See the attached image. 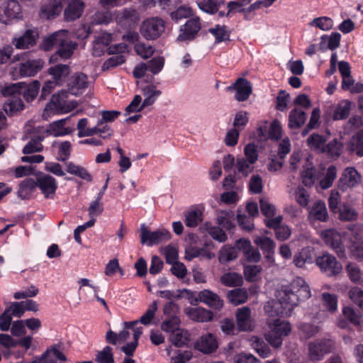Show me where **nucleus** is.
<instances>
[{"label":"nucleus","mask_w":363,"mask_h":363,"mask_svg":"<svg viewBox=\"0 0 363 363\" xmlns=\"http://www.w3.org/2000/svg\"><path fill=\"white\" fill-rule=\"evenodd\" d=\"M361 176L354 167H347L338 182V188L345 191L359 183Z\"/></svg>","instance_id":"2eb2a0df"},{"label":"nucleus","mask_w":363,"mask_h":363,"mask_svg":"<svg viewBox=\"0 0 363 363\" xmlns=\"http://www.w3.org/2000/svg\"><path fill=\"white\" fill-rule=\"evenodd\" d=\"M194 16V12L191 7L187 5L179 6L175 11L170 13V17L172 21L178 22L183 18H187Z\"/></svg>","instance_id":"79ce46f5"},{"label":"nucleus","mask_w":363,"mask_h":363,"mask_svg":"<svg viewBox=\"0 0 363 363\" xmlns=\"http://www.w3.org/2000/svg\"><path fill=\"white\" fill-rule=\"evenodd\" d=\"M162 91L157 89L155 85H147L143 89V95L144 100L141 104V108H145L152 105L157 98L161 95Z\"/></svg>","instance_id":"c85d7f7f"},{"label":"nucleus","mask_w":363,"mask_h":363,"mask_svg":"<svg viewBox=\"0 0 363 363\" xmlns=\"http://www.w3.org/2000/svg\"><path fill=\"white\" fill-rule=\"evenodd\" d=\"M196 347L203 353L210 354L218 348V342L213 335L207 333L201 337L196 342Z\"/></svg>","instance_id":"b1692460"},{"label":"nucleus","mask_w":363,"mask_h":363,"mask_svg":"<svg viewBox=\"0 0 363 363\" xmlns=\"http://www.w3.org/2000/svg\"><path fill=\"white\" fill-rule=\"evenodd\" d=\"M38 36L37 31L28 29L23 35L13 37L11 43L16 49L26 50L36 44Z\"/></svg>","instance_id":"dca6fc26"},{"label":"nucleus","mask_w":363,"mask_h":363,"mask_svg":"<svg viewBox=\"0 0 363 363\" xmlns=\"http://www.w3.org/2000/svg\"><path fill=\"white\" fill-rule=\"evenodd\" d=\"M308 216L322 222L326 221L328 215L325 203L322 201H315L309 210Z\"/></svg>","instance_id":"2f4dec72"},{"label":"nucleus","mask_w":363,"mask_h":363,"mask_svg":"<svg viewBox=\"0 0 363 363\" xmlns=\"http://www.w3.org/2000/svg\"><path fill=\"white\" fill-rule=\"evenodd\" d=\"M301 177L302 183L306 186H311L317 179L316 170L308 159L305 162Z\"/></svg>","instance_id":"cd10ccee"},{"label":"nucleus","mask_w":363,"mask_h":363,"mask_svg":"<svg viewBox=\"0 0 363 363\" xmlns=\"http://www.w3.org/2000/svg\"><path fill=\"white\" fill-rule=\"evenodd\" d=\"M54 45L58 47L56 55L62 59H67L73 54L77 43L68 39L67 30H60L53 33L43 41V48L45 50H49Z\"/></svg>","instance_id":"f03ea898"},{"label":"nucleus","mask_w":363,"mask_h":363,"mask_svg":"<svg viewBox=\"0 0 363 363\" xmlns=\"http://www.w3.org/2000/svg\"><path fill=\"white\" fill-rule=\"evenodd\" d=\"M269 330L265 334V339L274 348L282 345L284 338L291 332V325L289 321L277 318L268 322Z\"/></svg>","instance_id":"7ed1b4c3"},{"label":"nucleus","mask_w":363,"mask_h":363,"mask_svg":"<svg viewBox=\"0 0 363 363\" xmlns=\"http://www.w3.org/2000/svg\"><path fill=\"white\" fill-rule=\"evenodd\" d=\"M228 91H235V99L238 101H245L252 93L251 83L246 79L238 78L235 83L227 87Z\"/></svg>","instance_id":"4468645a"},{"label":"nucleus","mask_w":363,"mask_h":363,"mask_svg":"<svg viewBox=\"0 0 363 363\" xmlns=\"http://www.w3.org/2000/svg\"><path fill=\"white\" fill-rule=\"evenodd\" d=\"M334 342L329 338L316 339L308 343V357L313 362L320 361L323 357L332 352Z\"/></svg>","instance_id":"423d86ee"},{"label":"nucleus","mask_w":363,"mask_h":363,"mask_svg":"<svg viewBox=\"0 0 363 363\" xmlns=\"http://www.w3.org/2000/svg\"><path fill=\"white\" fill-rule=\"evenodd\" d=\"M84 9V3L82 0H70L64 11L65 21H72L79 18Z\"/></svg>","instance_id":"aec40b11"},{"label":"nucleus","mask_w":363,"mask_h":363,"mask_svg":"<svg viewBox=\"0 0 363 363\" xmlns=\"http://www.w3.org/2000/svg\"><path fill=\"white\" fill-rule=\"evenodd\" d=\"M311 296V289L306 281L302 277H296L290 286H284L277 291L278 303L275 306L277 314L281 316H290L294 307Z\"/></svg>","instance_id":"f257e3e1"},{"label":"nucleus","mask_w":363,"mask_h":363,"mask_svg":"<svg viewBox=\"0 0 363 363\" xmlns=\"http://www.w3.org/2000/svg\"><path fill=\"white\" fill-rule=\"evenodd\" d=\"M66 172L70 174H73L84 179L86 182H91L92 176L84 167L76 164L72 162H67L65 163Z\"/></svg>","instance_id":"f704fd0d"},{"label":"nucleus","mask_w":363,"mask_h":363,"mask_svg":"<svg viewBox=\"0 0 363 363\" xmlns=\"http://www.w3.org/2000/svg\"><path fill=\"white\" fill-rule=\"evenodd\" d=\"M148 70L153 74H157L162 71L164 65L163 57H153L147 63Z\"/></svg>","instance_id":"e2e57ef3"},{"label":"nucleus","mask_w":363,"mask_h":363,"mask_svg":"<svg viewBox=\"0 0 363 363\" xmlns=\"http://www.w3.org/2000/svg\"><path fill=\"white\" fill-rule=\"evenodd\" d=\"M255 163H250L248 160L245 157L238 158L235 167L238 172L242 173L245 176H247L253 170L252 164Z\"/></svg>","instance_id":"69168bd1"},{"label":"nucleus","mask_w":363,"mask_h":363,"mask_svg":"<svg viewBox=\"0 0 363 363\" xmlns=\"http://www.w3.org/2000/svg\"><path fill=\"white\" fill-rule=\"evenodd\" d=\"M300 332L305 337H311L320 332V327L312 323H301L298 325Z\"/></svg>","instance_id":"6e6d98bb"},{"label":"nucleus","mask_w":363,"mask_h":363,"mask_svg":"<svg viewBox=\"0 0 363 363\" xmlns=\"http://www.w3.org/2000/svg\"><path fill=\"white\" fill-rule=\"evenodd\" d=\"M67 84L71 94L79 95L84 91L88 86L87 77L83 73H76L69 79Z\"/></svg>","instance_id":"f3484780"},{"label":"nucleus","mask_w":363,"mask_h":363,"mask_svg":"<svg viewBox=\"0 0 363 363\" xmlns=\"http://www.w3.org/2000/svg\"><path fill=\"white\" fill-rule=\"evenodd\" d=\"M251 347L262 358H267L271 354V350L262 338L252 336L249 340Z\"/></svg>","instance_id":"7c9ffc66"},{"label":"nucleus","mask_w":363,"mask_h":363,"mask_svg":"<svg viewBox=\"0 0 363 363\" xmlns=\"http://www.w3.org/2000/svg\"><path fill=\"white\" fill-rule=\"evenodd\" d=\"M63 5L60 0H52L41 6L40 16L43 18H54L62 12Z\"/></svg>","instance_id":"4be33fe9"},{"label":"nucleus","mask_w":363,"mask_h":363,"mask_svg":"<svg viewBox=\"0 0 363 363\" xmlns=\"http://www.w3.org/2000/svg\"><path fill=\"white\" fill-rule=\"evenodd\" d=\"M140 230L141 244L150 247L166 242L172 238L171 233L164 228L151 231L145 224H142Z\"/></svg>","instance_id":"39448f33"},{"label":"nucleus","mask_w":363,"mask_h":363,"mask_svg":"<svg viewBox=\"0 0 363 363\" xmlns=\"http://www.w3.org/2000/svg\"><path fill=\"white\" fill-rule=\"evenodd\" d=\"M185 314L194 322H208L213 318V313L202 307H188L184 310Z\"/></svg>","instance_id":"a211bd4d"},{"label":"nucleus","mask_w":363,"mask_h":363,"mask_svg":"<svg viewBox=\"0 0 363 363\" xmlns=\"http://www.w3.org/2000/svg\"><path fill=\"white\" fill-rule=\"evenodd\" d=\"M96 362L98 363H114L112 348L110 346H106L99 352L96 357Z\"/></svg>","instance_id":"13d9d810"},{"label":"nucleus","mask_w":363,"mask_h":363,"mask_svg":"<svg viewBox=\"0 0 363 363\" xmlns=\"http://www.w3.org/2000/svg\"><path fill=\"white\" fill-rule=\"evenodd\" d=\"M23 17L21 6L16 0H9L5 5L0 6V22L8 25L14 19Z\"/></svg>","instance_id":"6e6552de"},{"label":"nucleus","mask_w":363,"mask_h":363,"mask_svg":"<svg viewBox=\"0 0 363 363\" xmlns=\"http://www.w3.org/2000/svg\"><path fill=\"white\" fill-rule=\"evenodd\" d=\"M113 19L112 13L108 11H101L96 12L92 18V21L94 24H108Z\"/></svg>","instance_id":"0e129e2a"},{"label":"nucleus","mask_w":363,"mask_h":363,"mask_svg":"<svg viewBox=\"0 0 363 363\" xmlns=\"http://www.w3.org/2000/svg\"><path fill=\"white\" fill-rule=\"evenodd\" d=\"M204 228L206 233L217 241L223 242H225L228 238L227 235L221 228L214 226L209 223H206L204 225Z\"/></svg>","instance_id":"09e8293b"},{"label":"nucleus","mask_w":363,"mask_h":363,"mask_svg":"<svg viewBox=\"0 0 363 363\" xmlns=\"http://www.w3.org/2000/svg\"><path fill=\"white\" fill-rule=\"evenodd\" d=\"M218 224L223 228L231 230L235 227L234 213L232 211H222L217 217Z\"/></svg>","instance_id":"a19ab883"},{"label":"nucleus","mask_w":363,"mask_h":363,"mask_svg":"<svg viewBox=\"0 0 363 363\" xmlns=\"http://www.w3.org/2000/svg\"><path fill=\"white\" fill-rule=\"evenodd\" d=\"M254 242L264 252V253L267 254L266 257L268 259L272 258V254L274 253L275 243L271 238L263 236H257L254 240Z\"/></svg>","instance_id":"e433bc0d"},{"label":"nucleus","mask_w":363,"mask_h":363,"mask_svg":"<svg viewBox=\"0 0 363 363\" xmlns=\"http://www.w3.org/2000/svg\"><path fill=\"white\" fill-rule=\"evenodd\" d=\"M327 141L325 136L318 134L313 133L307 139V145L311 150L320 152H325V146Z\"/></svg>","instance_id":"473e14b6"},{"label":"nucleus","mask_w":363,"mask_h":363,"mask_svg":"<svg viewBox=\"0 0 363 363\" xmlns=\"http://www.w3.org/2000/svg\"><path fill=\"white\" fill-rule=\"evenodd\" d=\"M44 65L41 59L28 60L19 65V73L21 77H33L43 68Z\"/></svg>","instance_id":"6ab92c4d"},{"label":"nucleus","mask_w":363,"mask_h":363,"mask_svg":"<svg viewBox=\"0 0 363 363\" xmlns=\"http://www.w3.org/2000/svg\"><path fill=\"white\" fill-rule=\"evenodd\" d=\"M170 340L177 347H182L189 342L188 333L186 330L178 329L171 334Z\"/></svg>","instance_id":"3c124183"},{"label":"nucleus","mask_w":363,"mask_h":363,"mask_svg":"<svg viewBox=\"0 0 363 363\" xmlns=\"http://www.w3.org/2000/svg\"><path fill=\"white\" fill-rule=\"evenodd\" d=\"M68 111L65 107V101L60 99L59 96L53 95L51 101L47 104L45 108L43 116L48 114L49 112L52 113H63Z\"/></svg>","instance_id":"c9c22d12"},{"label":"nucleus","mask_w":363,"mask_h":363,"mask_svg":"<svg viewBox=\"0 0 363 363\" xmlns=\"http://www.w3.org/2000/svg\"><path fill=\"white\" fill-rule=\"evenodd\" d=\"M35 186L39 188L45 198H52L57 189V182L50 174H42L36 178Z\"/></svg>","instance_id":"ddd939ff"},{"label":"nucleus","mask_w":363,"mask_h":363,"mask_svg":"<svg viewBox=\"0 0 363 363\" xmlns=\"http://www.w3.org/2000/svg\"><path fill=\"white\" fill-rule=\"evenodd\" d=\"M165 21L160 17H150L142 22L140 28L141 35L147 40L158 39L164 32Z\"/></svg>","instance_id":"20e7f679"},{"label":"nucleus","mask_w":363,"mask_h":363,"mask_svg":"<svg viewBox=\"0 0 363 363\" xmlns=\"http://www.w3.org/2000/svg\"><path fill=\"white\" fill-rule=\"evenodd\" d=\"M352 150L359 156H363V129L358 131L351 140Z\"/></svg>","instance_id":"052dcab7"},{"label":"nucleus","mask_w":363,"mask_h":363,"mask_svg":"<svg viewBox=\"0 0 363 363\" xmlns=\"http://www.w3.org/2000/svg\"><path fill=\"white\" fill-rule=\"evenodd\" d=\"M228 297L232 303L239 305L247 300L248 294L246 289L238 288L230 291Z\"/></svg>","instance_id":"37998d69"},{"label":"nucleus","mask_w":363,"mask_h":363,"mask_svg":"<svg viewBox=\"0 0 363 363\" xmlns=\"http://www.w3.org/2000/svg\"><path fill=\"white\" fill-rule=\"evenodd\" d=\"M116 23L124 30L134 28L140 21V15L136 9L125 8L120 11L116 17Z\"/></svg>","instance_id":"9b49d317"},{"label":"nucleus","mask_w":363,"mask_h":363,"mask_svg":"<svg viewBox=\"0 0 363 363\" xmlns=\"http://www.w3.org/2000/svg\"><path fill=\"white\" fill-rule=\"evenodd\" d=\"M202 216L200 210H190L185 214L184 223L189 228L196 227L202 221Z\"/></svg>","instance_id":"a18cd8bd"},{"label":"nucleus","mask_w":363,"mask_h":363,"mask_svg":"<svg viewBox=\"0 0 363 363\" xmlns=\"http://www.w3.org/2000/svg\"><path fill=\"white\" fill-rule=\"evenodd\" d=\"M306 112L298 108L292 109L289 114L288 126L290 129H298L306 122Z\"/></svg>","instance_id":"bb28decb"},{"label":"nucleus","mask_w":363,"mask_h":363,"mask_svg":"<svg viewBox=\"0 0 363 363\" xmlns=\"http://www.w3.org/2000/svg\"><path fill=\"white\" fill-rule=\"evenodd\" d=\"M67 120V118L60 119L50 123L46 128L44 127L45 137L46 138L48 135L60 137L69 134L71 130L65 126Z\"/></svg>","instance_id":"412c9836"},{"label":"nucleus","mask_w":363,"mask_h":363,"mask_svg":"<svg viewBox=\"0 0 363 363\" xmlns=\"http://www.w3.org/2000/svg\"><path fill=\"white\" fill-rule=\"evenodd\" d=\"M180 325V319L177 315L167 317L162 323L161 328L167 333H173L179 329Z\"/></svg>","instance_id":"864d4df0"},{"label":"nucleus","mask_w":363,"mask_h":363,"mask_svg":"<svg viewBox=\"0 0 363 363\" xmlns=\"http://www.w3.org/2000/svg\"><path fill=\"white\" fill-rule=\"evenodd\" d=\"M342 148V145L340 142L337 141V139H334L329 142L328 144L325 143V152L332 157H337L340 155Z\"/></svg>","instance_id":"5fc2aeb1"},{"label":"nucleus","mask_w":363,"mask_h":363,"mask_svg":"<svg viewBox=\"0 0 363 363\" xmlns=\"http://www.w3.org/2000/svg\"><path fill=\"white\" fill-rule=\"evenodd\" d=\"M224 0H199L196 1V5L203 12L210 15L218 12L220 6L224 4Z\"/></svg>","instance_id":"c756f323"},{"label":"nucleus","mask_w":363,"mask_h":363,"mask_svg":"<svg viewBox=\"0 0 363 363\" xmlns=\"http://www.w3.org/2000/svg\"><path fill=\"white\" fill-rule=\"evenodd\" d=\"M237 325L240 330L251 329V311L248 307L238 308L236 312Z\"/></svg>","instance_id":"393cba45"},{"label":"nucleus","mask_w":363,"mask_h":363,"mask_svg":"<svg viewBox=\"0 0 363 363\" xmlns=\"http://www.w3.org/2000/svg\"><path fill=\"white\" fill-rule=\"evenodd\" d=\"M245 158L248 160L250 163H255L258 159L257 145L255 143H249L244 148Z\"/></svg>","instance_id":"338daca9"},{"label":"nucleus","mask_w":363,"mask_h":363,"mask_svg":"<svg viewBox=\"0 0 363 363\" xmlns=\"http://www.w3.org/2000/svg\"><path fill=\"white\" fill-rule=\"evenodd\" d=\"M208 31L215 37L216 43L229 40L230 33L225 26L216 25L214 28H209Z\"/></svg>","instance_id":"de8ad7c7"},{"label":"nucleus","mask_w":363,"mask_h":363,"mask_svg":"<svg viewBox=\"0 0 363 363\" xmlns=\"http://www.w3.org/2000/svg\"><path fill=\"white\" fill-rule=\"evenodd\" d=\"M315 263L321 272L325 273L328 277L336 276L342 269L341 263L334 256L328 253L318 256L315 259Z\"/></svg>","instance_id":"0eeeda50"},{"label":"nucleus","mask_w":363,"mask_h":363,"mask_svg":"<svg viewBox=\"0 0 363 363\" xmlns=\"http://www.w3.org/2000/svg\"><path fill=\"white\" fill-rule=\"evenodd\" d=\"M313 262V258L311 252L308 248H303L294 255L293 259V263L298 268H303L306 264H311Z\"/></svg>","instance_id":"4c0bfd02"},{"label":"nucleus","mask_w":363,"mask_h":363,"mask_svg":"<svg viewBox=\"0 0 363 363\" xmlns=\"http://www.w3.org/2000/svg\"><path fill=\"white\" fill-rule=\"evenodd\" d=\"M351 110V102L348 100L340 101L336 106L333 118L335 121L344 120L348 117Z\"/></svg>","instance_id":"ea45409f"},{"label":"nucleus","mask_w":363,"mask_h":363,"mask_svg":"<svg viewBox=\"0 0 363 363\" xmlns=\"http://www.w3.org/2000/svg\"><path fill=\"white\" fill-rule=\"evenodd\" d=\"M323 306L330 313H334L337 308V296L335 294L324 292L321 295Z\"/></svg>","instance_id":"8fccbe9b"},{"label":"nucleus","mask_w":363,"mask_h":363,"mask_svg":"<svg viewBox=\"0 0 363 363\" xmlns=\"http://www.w3.org/2000/svg\"><path fill=\"white\" fill-rule=\"evenodd\" d=\"M201 24L199 17L196 16L188 20L180 28V33L177 37L178 41L192 40L201 30Z\"/></svg>","instance_id":"f8f14e48"},{"label":"nucleus","mask_w":363,"mask_h":363,"mask_svg":"<svg viewBox=\"0 0 363 363\" xmlns=\"http://www.w3.org/2000/svg\"><path fill=\"white\" fill-rule=\"evenodd\" d=\"M220 281L226 286L233 287L242 284V277L236 272H227L220 277Z\"/></svg>","instance_id":"49530a36"},{"label":"nucleus","mask_w":363,"mask_h":363,"mask_svg":"<svg viewBox=\"0 0 363 363\" xmlns=\"http://www.w3.org/2000/svg\"><path fill=\"white\" fill-rule=\"evenodd\" d=\"M198 298L201 302L216 310L222 308L223 306V302L220 297L216 294L208 289L201 291L198 294Z\"/></svg>","instance_id":"5701e85b"},{"label":"nucleus","mask_w":363,"mask_h":363,"mask_svg":"<svg viewBox=\"0 0 363 363\" xmlns=\"http://www.w3.org/2000/svg\"><path fill=\"white\" fill-rule=\"evenodd\" d=\"M45 138L43 126H37L33 128L30 133V139L23 147L22 152L24 155H30L41 152L43 150L42 142Z\"/></svg>","instance_id":"9d476101"},{"label":"nucleus","mask_w":363,"mask_h":363,"mask_svg":"<svg viewBox=\"0 0 363 363\" xmlns=\"http://www.w3.org/2000/svg\"><path fill=\"white\" fill-rule=\"evenodd\" d=\"M310 26H315L319 29L327 31L330 30L333 26V20L327 16L318 17L312 20L309 23Z\"/></svg>","instance_id":"603ef678"},{"label":"nucleus","mask_w":363,"mask_h":363,"mask_svg":"<svg viewBox=\"0 0 363 363\" xmlns=\"http://www.w3.org/2000/svg\"><path fill=\"white\" fill-rule=\"evenodd\" d=\"M348 294L350 298L363 311V291L358 287H353Z\"/></svg>","instance_id":"774afa93"},{"label":"nucleus","mask_w":363,"mask_h":363,"mask_svg":"<svg viewBox=\"0 0 363 363\" xmlns=\"http://www.w3.org/2000/svg\"><path fill=\"white\" fill-rule=\"evenodd\" d=\"M135 50L138 55L144 59L150 57L155 52L154 47L144 43H137L135 45Z\"/></svg>","instance_id":"680f3d73"},{"label":"nucleus","mask_w":363,"mask_h":363,"mask_svg":"<svg viewBox=\"0 0 363 363\" xmlns=\"http://www.w3.org/2000/svg\"><path fill=\"white\" fill-rule=\"evenodd\" d=\"M88 119L86 118H82L79 121L77 128L78 130V137H88L96 135V129H93V128H89L88 126Z\"/></svg>","instance_id":"4d7b16f0"},{"label":"nucleus","mask_w":363,"mask_h":363,"mask_svg":"<svg viewBox=\"0 0 363 363\" xmlns=\"http://www.w3.org/2000/svg\"><path fill=\"white\" fill-rule=\"evenodd\" d=\"M237 256V250L230 246H224L219 252V259L222 262L233 260Z\"/></svg>","instance_id":"bf43d9fd"},{"label":"nucleus","mask_w":363,"mask_h":363,"mask_svg":"<svg viewBox=\"0 0 363 363\" xmlns=\"http://www.w3.org/2000/svg\"><path fill=\"white\" fill-rule=\"evenodd\" d=\"M40 88V84L38 80H34L29 84L23 82L21 86V94L28 102L33 101L37 96Z\"/></svg>","instance_id":"72a5a7b5"},{"label":"nucleus","mask_w":363,"mask_h":363,"mask_svg":"<svg viewBox=\"0 0 363 363\" xmlns=\"http://www.w3.org/2000/svg\"><path fill=\"white\" fill-rule=\"evenodd\" d=\"M48 72L53 77V79L60 83V81L67 77L69 73V67L67 65L57 64L49 68Z\"/></svg>","instance_id":"c03bdc74"},{"label":"nucleus","mask_w":363,"mask_h":363,"mask_svg":"<svg viewBox=\"0 0 363 363\" xmlns=\"http://www.w3.org/2000/svg\"><path fill=\"white\" fill-rule=\"evenodd\" d=\"M325 244L333 250L340 258L346 257V250L342 242L341 235L333 229H328L321 233Z\"/></svg>","instance_id":"1a4fd4ad"},{"label":"nucleus","mask_w":363,"mask_h":363,"mask_svg":"<svg viewBox=\"0 0 363 363\" xmlns=\"http://www.w3.org/2000/svg\"><path fill=\"white\" fill-rule=\"evenodd\" d=\"M40 358L43 360V363H62L67 361L66 356L56 345L48 349Z\"/></svg>","instance_id":"a878e982"},{"label":"nucleus","mask_w":363,"mask_h":363,"mask_svg":"<svg viewBox=\"0 0 363 363\" xmlns=\"http://www.w3.org/2000/svg\"><path fill=\"white\" fill-rule=\"evenodd\" d=\"M24 104L19 96H13L8 99L4 104V110L10 115H13L23 109Z\"/></svg>","instance_id":"58836bf2"}]
</instances>
